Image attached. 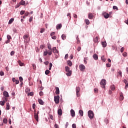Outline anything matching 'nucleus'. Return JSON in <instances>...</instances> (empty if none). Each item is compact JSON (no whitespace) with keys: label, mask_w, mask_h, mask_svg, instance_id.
I'll use <instances>...</instances> for the list:
<instances>
[{"label":"nucleus","mask_w":128,"mask_h":128,"mask_svg":"<svg viewBox=\"0 0 128 128\" xmlns=\"http://www.w3.org/2000/svg\"><path fill=\"white\" fill-rule=\"evenodd\" d=\"M52 52L54 54H58V50H56V47H54L52 48Z\"/></svg>","instance_id":"13"},{"label":"nucleus","mask_w":128,"mask_h":128,"mask_svg":"<svg viewBox=\"0 0 128 128\" xmlns=\"http://www.w3.org/2000/svg\"><path fill=\"white\" fill-rule=\"evenodd\" d=\"M23 38L25 40L26 42H28V35H24L23 36Z\"/></svg>","instance_id":"10"},{"label":"nucleus","mask_w":128,"mask_h":128,"mask_svg":"<svg viewBox=\"0 0 128 128\" xmlns=\"http://www.w3.org/2000/svg\"><path fill=\"white\" fill-rule=\"evenodd\" d=\"M18 64L20 66H24V63L22 62H20V60H18Z\"/></svg>","instance_id":"36"},{"label":"nucleus","mask_w":128,"mask_h":128,"mask_svg":"<svg viewBox=\"0 0 128 128\" xmlns=\"http://www.w3.org/2000/svg\"><path fill=\"white\" fill-rule=\"evenodd\" d=\"M38 102L40 104H42V106L44 105V102L42 100V99H38Z\"/></svg>","instance_id":"19"},{"label":"nucleus","mask_w":128,"mask_h":128,"mask_svg":"<svg viewBox=\"0 0 128 128\" xmlns=\"http://www.w3.org/2000/svg\"><path fill=\"white\" fill-rule=\"evenodd\" d=\"M34 118L36 122H38V115L36 113V110H34Z\"/></svg>","instance_id":"8"},{"label":"nucleus","mask_w":128,"mask_h":128,"mask_svg":"<svg viewBox=\"0 0 128 128\" xmlns=\"http://www.w3.org/2000/svg\"><path fill=\"white\" fill-rule=\"evenodd\" d=\"M3 122L4 124H8V119H6V118H4L3 119Z\"/></svg>","instance_id":"30"},{"label":"nucleus","mask_w":128,"mask_h":128,"mask_svg":"<svg viewBox=\"0 0 128 128\" xmlns=\"http://www.w3.org/2000/svg\"><path fill=\"white\" fill-rule=\"evenodd\" d=\"M29 22H32V17H30L29 18Z\"/></svg>","instance_id":"61"},{"label":"nucleus","mask_w":128,"mask_h":128,"mask_svg":"<svg viewBox=\"0 0 128 128\" xmlns=\"http://www.w3.org/2000/svg\"><path fill=\"white\" fill-rule=\"evenodd\" d=\"M79 68L81 72H84V70H86V66L82 64H81L79 66Z\"/></svg>","instance_id":"6"},{"label":"nucleus","mask_w":128,"mask_h":128,"mask_svg":"<svg viewBox=\"0 0 128 128\" xmlns=\"http://www.w3.org/2000/svg\"><path fill=\"white\" fill-rule=\"evenodd\" d=\"M54 101L56 104H60V96L58 95L57 96H54Z\"/></svg>","instance_id":"2"},{"label":"nucleus","mask_w":128,"mask_h":128,"mask_svg":"<svg viewBox=\"0 0 128 128\" xmlns=\"http://www.w3.org/2000/svg\"><path fill=\"white\" fill-rule=\"evenodd\" d=\"M128 88V83H127L126 84V86H125V90H126V88Z\"/></svg>","instance_id":"64"},{"label":"nucleus","mask_w":128,"mask_h":128,"mask_svg":"<svg viewBox=\"0 0 128 128\" xmlns=\"http://www.w3.org/2000/svg\"><path fill=\"white\" fill-rule=\"evenodd\" d=\"M61 38L63 40H64L66 38V36L64 34H63L62 35Z\"/></svg>","instance_id":"22"},{"label":"nucleus","mask_w":128,"mask_h":128,"mask_svg":"<svg viewBox=\"0 0 128 128\" xmlns=\"http://www.w3.org/2000/svg\"><path fill=\"white\" fill-rule=\"evenodd\" d=\"M48 52L46 50V51H44L43 56H48Z\"/></svg>","instance_id":"24"},{"label":"nucleus","mask_w":128,"mask_h":128,"mask_svg":"<svg viewBox=\"0 0 128 128\" xmlns=\"http://www.w3.org/2000/svg\"><path fill=\"white\" fill-rule=\"evenodd\" d=\"M7 38L10 40H12V36L10 35H7Z\"/></svg>","instance_id":"48"},{"label":"nucleus","mask_w":128,"mask_h":128,"mask_svg":"<svg viewBox=\"0 0 128 128\" xmlns=\"http://www.w3.org/2000/svg\"><path fill=\"white\" fill-rule=\"evenodd\" d=\"M48 48L49 50H52V46L50 44H48Z\"/></svg>","instance_id":"41"},{"label":"nucleus","mask_w":128,"mask_h":128,"mask_svg":"<svg viewBox=\"0 0 128 128\" xmlns=\"http://www.w3.org/2000/svg\"><path fill=\"white\" fill-rule=\"evenodd\" d=\"M100 86H103L102 88H106V80L104 79H102L100 82Z\"/></svg>","instance_id":"3"},{"label":"nucleus","mask_w":128,"mask_h":128,"mask_svg":"<svg viewBox=\"0 0 128 128\" xmlns=\"http://www.w3.org/2000/svg\"><path fill=\"white\" fill-rule=\"evenodd\" d=\"M14 19L13 18H10L9 21H8V24H12V22H14Z\"/></svg>","instance_id":"17"},{"label":"nucleus","mask_w":128,"mask_h":128,"mask_svg":"<svg viewBox=\"0 0 128 128\" xmlns=\"http://www.w3.org/2000/svg\"><path fill=\"white\" fill-rule=\"evenodd\" d=\"M93 58L95 60H98V54H94L93 55Z\"/></svg>","instance_id":"11"},{"label":"nucleus","mask_w":128,"mask_h":128,"mask_svg":"<svg viewBox=\"0 0 128 128\" xmlns=\"http://www.w3.org/2000/svg\"><path fill=\"white\" fill-rule=\"evenodd\" d=\"M0 76H4V72L1 71L0 72Z\"/></svg>","instance_id":"46"},{"label":"nucleus","mask_w":128,"mask_h":128,"mask_svg":"<svg viewBox=\"0 0 128 128\" xmlns=\"http://www.w3.org/2000/svg\"><path fill=\"white\" fill-rule=\"evenodd\" d=\"M6 103V101L3 100V101H0V106H4V104Z\"/></svg>","instance_id":"32"},{"label":"nucleus","mask_w":128,"mask_h":128,"mask_svg":"<svg viewBox=\"0 0 128 128\" xmlns=\"http://www.w3.org/2000/svg\"><path fill=\"white\" fill-rule=\"evenodd\" d=\"M94 42H98V37L96 36V38L94 39Z\"/></svg>","instance_id":"29"},{"label":"nucleus","mask_w":128,"mask_h":128,"mask_svg":"<svg viewBox=\"0 0 128 128\" xmlns=\"http://www.w3.org/2000/svg\"><path fill=\"white\" fill-rule=\"evenodd\" d=\"M15 84H20V80H16L15 81Z\"/></svg>","instance_id":"55"},{"label":"nucleus","mask_w":128,"mask_h":128,"mask_svg":"<svg viewBox=\"0 0 128 128\" xmlns=\"http://www.w3.org/2000/svg\"><path fill=\"white\" fill-rule=\"evenodd\" d=\"M88 116L90 120H92L94 118V112L91 110L88 111Z\"/></svg>","instance_id":"1"},{"label":"nucleus","mask_w":128,"mask_h":128,"mask_svg":"<svg viewBox=\"0 0 128 128\" xmlns=\"http://www.w3.org/2000/svg\"><path fill=\"white\" fill-rule=\"evenodd\" d=\"M32 66L33 68V70H36V65L34 64H32Z\"/></svg>","instance_id":"50"},{"label":"nucleus","mask_w":128,"mask_h":128,"mask_svg":"<svg viewBox=\"0 0 128 128\" xmlns=\"http://www.w3.org/2000/svg\"><path fill=\"white\" fill-rule=\"evenodd\" d=\"M58 116H62V110L60 108L58 110Z\"/></svg>","instance_id":"16"},{"label":"nucleus","mask_w":128,"mask_h":128,"mask_svg":"<svg viewBox=\"0 0 128 128\" xmlns=\"http://www.w3.org/2000/svg\"><path fill=\"white\" fill-rule=\"evenodd\" d=\"M76 44H78L80 42V38H78V36L76 38Z\"/></svg>","instance_id":"25"},{"label":"nucleus","mask_w":128,"mask_h":128,"mask_svg":"<svg viewBox=\"0 0 128 128\" xmlns=\"http://www.w3.org/2000/svg\"><path fill=\"white\" fill-rule=\"evenodd\" d=\"M68 122H66L65 124V128H68Z\"/></svg>","instance_id":"59"},{"label":"nucleus","mask_w":128,"mask_h":128,"mask_svg":"<svg viewBox=\"0 0 128 128\" xmlns=\"http://www.w3.org/2000/svg\"><path fill=\"white\" fill-rule=\"evenodd\" d=\"M62 24H58L56 26V30H60V28H62Z\"/></svg>","instance_id":"12"},{"label":"nucleus","mask_w":128,"mask_h":128,"mask_svg":"<svg viewBox=\"0 0 128 128\" xmlns=\"http://www.w3.org/2000/svg\"><path fill=\"white\" fill-rule=\"evenodd\" d=\"M6 110H10V103L7 102V103L6 104Z\"/></svg>","instance_id":"27"},{"label":"nucleus","mask_w":128,"mask_h":128,"mask_svg":"<svg viewBox=\"0 0 128 128\" xmlns=\"http://www.w3.org/2000/svg\"><path fill=\"white\" fill-rule=\"evenodd\" d=\"M66 76H72V70L68 72L67 73H66Z\"/></svg>","instance_id":"20"},{"label":"nucleus","mask_w":128,"mask_h":128,"mask_svg":"<svg viewBox=\"0 0 128 128\" xmlns=\"http://www.w3.org/2000/svg\"><path fill=\"white\" fill-rule=\"evenodd\" d=\"M19 80H20V82H22V80H24V78L22 76L19 77Z\"/></svg>","instance_id":"44"},{"label":"nucleus","mask_w":128,"mask_h":128,"mask_svg":"<svg viewBox=\"0 0 128 128\" xmlns=\"http://www.w3.org/2000/svg\"><path fill=\"white\" fill-rule=\"evenodd\" d=\"M50 71L48 70H47L45 71V74H46V76H48V74H50Z\"/></svg>","instance_id":"38"},{"label":"nucleus","mask_w":128,"mask_h":128,"mask_svg":"<svg viewBox=\"0 0 128 128\" xmlns=\"http://www.w3.org/2000/svg\"><path fill=\"white\" fill-rule=\"evenodd\" d=\"M24 12H25L24 10H21L20 12V14L21 16H22V14H24Z\"/></svg>","instance_id":"45"},{"label":"nucleus","mask_w":128,"mask_h":128,"mask_svg":"<svg viewBox=\"0 0 128 128\" xmlns=\"http://www.w3.org/2000/svg\"><path fill=\"white\" fill-rule=\"evenodd\" d=\"M102 15L104 16V18H110V14L106 13V12H103Z\"/></svg>","instance_id":"5"},{"label":"nucleus","mask_w":128,"mask_h":128,"mask_svg":"<svg viewBox=\"0 0 128 128\" xmlns=\"http://www.w3.org/2000/svg\"><path fill=\"white\" fill-rule=\"evenodd\" d=\"M52 40H56V36H52Z\"/></svg>","instance_id":"60"},{"label":"nucleus","mask_w":128,"mask_h":128,"mask_svg":"<svg viewBox=\"0 0 128 128\" xmlns=\"http://www.w3.org/2000/svg\"><path fill=\"white\" fill-rule=\"evenodd\" d=\"M28 96H34V92H30L28 94Z\"/></svg>","instance_id":"37"},{"label":"nucleus","mask_w":128,"mask_h":128,"mask_svg":"<svg viewBox=\"0 0 128 128\" xmlns=\"http://www.w3.org/2000/svg\"><path fill=\"white\" fill-rule=\"evenodd\" d=\"M54 34H56V32H52L50 33V36H54Z\"/></svg>","instance_id":"58"},{"label":"nucleus","mask_w":128,"mask_h":128,"mask_svg":"<svg viewBox=\"0 0 128 128\" xmlns=\"http://www.w3.org/2000/svg\"><path fill=\"white\" fill-rule=\"evenodd\" d=\"M101 60H102L103 62H106V58H104V56H102L101 57Z\"/></svg>","instance_id":"39"},{"label":"nucleus","mask_w":128,"mask_h":128,"mask_svg":"<svg viewBox=\"0 0 128 128\" xmlns=\"http://www.w3.org/2000/svg\"><path fill=\"white\" fill-rule=\"evenodd\" d=\"M70 116H72V118H74L76 116V112H74V110L72 109L70 110Z\"/></svg>","instance_id":"7"},{"label":"nucleus","mask_w":128,"mask_h":128,"mask_svg":"<svg viewBox=\"0 0 128 128\" xmlns=\"http://www.w3.org/2000/svg\"><path fill=\"white\" fill-rule=\"evenodd\" d=\"M52 50H48V55L52 56Z\"/></svg>","instance_id":"34"},{"label":"nucleus","mask_w":128,"mask_h":128,"mask_svg":"<svg viewBox=\"0 0 128 128\" xmlns=\"http://www.w3.org/2000/svg\"><path fill=\"white\" fill-rule=\"evenodd\" d=\"M110 89H111L112 90H116V86H114V85H112V86H110Z\"/></svg>","instance_id":"33"},{"label":"nucleus","mask_w":128,"mask_h":128,"mask_svg":"<svg viewBox=\"0 0 128 128\" xmlns=\"http://www.w3.org/2000/svg\"><path fill=\"white\" fill-rule=\"evenodd\" d=\"M79 114L80 116H84V111L82 110H79Z\"/></svg>","instance_id":"23"},{"label":"nucleus","mask_w":128,"mask_h":128,"mask_svg":"<svg viewBox=\"0 0 128 128\" xmlns=\"http://www.w3.org/2000/svg\"><path fill=\"white\" fill-rule=\"evenodd\" d=\"M72 128H76V125L75 124H72Z\"/></svg>","instance_id":"56"},{"label":"nucleus","mask_w":128,"mask_h":128,"mask_svg":"<svg viewBox=\"0 0 128 128\" xmlns=\"http://www.w3.org/2000/svg\"><path fill=\"white\" fill-rule=\"evenodd\" d=\"M119 72H118V74L120 76V78H122V71L118 70Z\"/></svg>","instance_id":"57"},{"label":"nucleus","mask_w":128,"mask_h":128,"mask_svg":"<svg viewBox=\"0 0 128 128\" xmlns=\"http://www.w3.org/2000/svg\"><path fill=\"white\" fill-rule=\"evenodd\" d=\"M88 18L90 20H92V18H94V15L90 13L88 14Z\"/></svg>","instance_id":"14"},{"label":"nucleus","mask_w":128,"mask_h":128,"mask_svg":"<svg viewBox=\"0 0 128 128\" xmlns=\"http://www.w3.org/2000/svg\"><path fill=\"white\" fill-rule=\"evenodd\" d=\"M40 30V34H42V33L44 32L46 30V29L44 28H41Z\"/></svg>","instance_id":"28"},{"label":"nucleus","mask_w":128,"mask_h":128,"mask_svg":"<svg viewBox=\"0 0 128 128\" xmlns=\"http://www.w3.org/2000/svg\"><path fill=\"white\" fill-rule=\"evenodd\" d=\"M12 30H13L14 32H15V33L17 32H18V30L16 28H13Z\"/></svg>","instance_id":"51"},{"label":"nucleus","mask_w":128,"mask_h":128,"mask_svg":"<svg viewBox=\"0 0 128 128\" xmlns=\"http://www.w3.org/2000/svg\"><path fill=\"white\" fill-rule=\"evenodd\" d=\"M104 122H106V124H108V120L107 118H105V119L104 120Z\"/></svg>","instance_id":"49"},{"label":"nucleus","mask_w":128,"mask_h":128,"mask_svg":"<svg viewBox=\"0 0 128 128\" xmlns=\"http://www.w3.org/2000/svg\"><path fill=\"white\" fill-rule=\"evenodd\" d=\"M86 60H88V57H86L84 58V64H87Z\"/></svg>","instance_id":"40"},{"label":"nucleus","mask_w":128,"mask_h":128,"mask_svg":"<svg viewBox=\"0 0 128 128\" xmlns=\"http://www.w3.org/2000/svg\"><path fill=\"white\" fill-rule=\"evenodd\" d=\"M120 100H124V96L122 95L120 96Z\"/></svg>","instance_id":"54"},{"label":"nucleus","mask_w":128,"mask_h":128,"mask_svg":"<svg viewBox=\"0 0 128 128\" xmlns=\"http://www.w3.org/2000/svg\"><path fill=\"white\" fill-rule=\"evenodd\" d=\"M76 96H78H78H80V88L79 86L76 87Z\"/></svg>","instance_id":"4"},{"label":"nucleus","mask_w":128,"mask_h":128,"mask_svg":"<svg viewBox=\"0 0 128 128\" xmlns=\"http://www.w3.org/2000/svg\"><path fill=\"white\" fill-rule=\"evenodd\" d=\"M3 95L4 96H5V98H8V96H10V95H8V92L6 91H4L3 92Z\"/></svg>","instance_id":"9"},{"label":"nucleus","mask_w":128,"mask_h":128,"mask_svg":"<svg viewBox=\"0 0 128 128\" xmlns=\"http://www.w3.org/2000/svg\"><path fill=\"white\" fill-rule=\"evenodd\" d=\"M20 4H21V6H24V4H26V1H24V0H22L20 2Z\"/></svg>","instance_id":"21"},{"label":"nucleus","mask_w":128,"mask_h":128,"mask_svg":"<svg viewBox=\"0 0 128 128\" xmlns=\"http://www.w3.org/2000/svg\"><path fill=\"white\" fill-rule=\"evenodd\" d=\"M10 56H14V51H12L10 52Z\"/></svg>","instance_id":"52"},{"label":"nucleus","mask_w":128,"mask_h":128,"mask_svg":"<svg viewBox=\"0 0 128 128\" xmlns=\"http://www.w3.org/2000/svg\"><path fill=\"white\" fill-rule=\"evenodd\" d=\"M67 64H68L69 66H72V63L70 60L67 61Z\"/></svg>","instance_id":"26"},{"label":"nucleus","mask_w":128,"mask_h":128,"mask_svg":"<svg viewBox=\"0 0 128 128\" xmlns=\"http://www.w3.org/2000/svg\"><path fill=\"white\" fill-rule=\"evenodd\" d=\"M85 22H86V24H90V20H88V19H86L85 20Z\"/></svg>","instance_id":"31"},{"label":"nucleus","mask_w":128,"mask_h":128,"mask_svg":"<svg viewBox=\"0 0 128 128\" xmlns=\"http://www.w3.org/2000/svg\"><path fill=\"white\" fill-rule=\"evenodd\" d=\"M32 108L33 110H34V108H36V104H32Z\"/></svg>","instance_id":"62"},{"label":"nucleus","mask_w":128,"mask_h":128,"mask_svg":"<svg viewBox=\"0 0 128 128\" xmlns=\"http://www.w3.org/2000/svg\"><path fill=\"white\" fill-rule=\"evenodd\" d=\"M122 56H124V58L128 56V53H126V52H124L122 54Z\"/></svg>","instance_id":"43"},{"label":"nucleus","mask_w":128,"mask_h":128,"mask_svg":"<svg viewBox=\"0 0 128 128\" xmlns=\"http://www.w3.org/2000/svg\"><path fill=\"white\" fill-rule=\"evenodd\" d=\"M113 10H118V6H113Z\"/></svg>","instance_id":"63"},{"label":"nucleus","mask_w":128,"mask_h":128,"mask_svg":"<svg viewBox=\"0 0 128 128\" xmlns=\"http://www.w3.org/2000/svg\"><path fill=\"white\" fill-rule=\"evenodd\" d=\"M39 94L40 96H44V92L40 91V92H39Z\"/></svg>","instance_id":"53"},{"label":"nucleus","mask_w":128,"mask_h":128,"mask_svg":"<svg viewBox=\"0 0 128 128\" xmlns=\"http://www.w3.org/2000/svg\"><path fill=\"white\" fill-rule=\"evenodd\" d=\"M56 94H60V88L58 87H56Z\"/></svg>","instance_id":"15"},{"label":"nucleus","mask_w":128,"mask_h":128,"mask_svg":"<svg viewBox=\"0 0 128 128\" xmlns=\"http://www.w3.org/2000/svg\"><path fill=\"white\" fill-rule=\"evenodd\" d=\"M67 16H69L70 20V18H72V15L70 14V13H68L67 14Z\"/></svg>","instance_id":"47"},{"label":"nucleus","mask_w":128,"mask_h":128,"mask_svg":"<svg viewBox=\"0 0 128 128\" xmlns=\"http://www.w3.org/2000/svg\"><path fill=\"white\" fill-rule=\"evenodd\" d=\"M65 70H66V72H70V68L68 66L65 67Z\"/></svg>","instance_id":"35"},{"label":"nucleus","mask_w":128,"mask_h":128,"mask_svg":"<svg viewBox=\"0 0 128 128\" xmlns=\"http://www.w3.org/2000/svg\"><path fill=\"white\" fill-rule=\"evenodd\" d=\"M102 48H106V42H102Z\"/></svg>","instance_id":"18"},{"label":"nucleus","mask_w":128,"mask_h":128,"mask_svg":"<svg viewBox=\"0 0 128 128\" xmlns=\"http://www.w3.org/2000/svg\"><path fill=\"white\" fill-rule=\"evenodd\" d=\"M94 92H95V94H98V89L95 88L94 89Z\"/></svg>","instance_id":"42"}]
</instances>
